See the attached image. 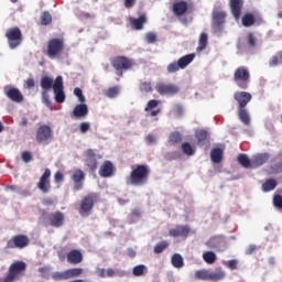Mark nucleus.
Segmentation results:
<instances>
[{
	"label": "nucleus",
	"instance_id": "obj_1",
	"mask_svg": "<svg viewBox=\"0 0 282 282\" xmlns=\"http://www.w3.org/2000/svg\"><path fill=\"white\" fill-rule=\"evenodd\" d=\"M149 175H151L149 165L139 164L130 172L127 177V184L130 186H147L149 184Z\"/></svg>",
	"mask_w": 282,
	"mask_h": 282
},
{
	"label": "nucleus",
	"instance_id": "obj_2",
	"mask_svg": "<svg viewBox=\"0 0 282 282\" xmlns=\"http://www.w3.org/2000/svg\"><path fill=\"white\" fill-rule=\"evenodd\" d=\"M111 65L117 76H123L124 72L133 68L135 62L127 56H116L111 59Z\"/></svg>",
	"mask_w": 282,
	"mask_h": 282
},
{
	"label": "nucleus",
	"instance_id": "obj_3",
	"mask_svg": "<svg viewBox=\"0 0 282 282\" xmlns=\"http://www.w3.org/2000/svg\"><path fill=\"white\" fill-rule=\"evenodd\" d=\"M63 50H65V41H63V39L53 37L47 43L46 56H48V58H57V56L63 54Z\"/></svg>",
	"mask_w": 282,
	"mask_h": 282
},
{
	"label": "nucleus",
	"instance_id": "obj_4",
	"mask_svg": "<svg viewBox=\"0 0 282 282\" xmlns=\"http://www.w3.org/2000/svg\"><path fill=\"white\" fill-rule=\"evenodd\" d=\"M193 61H195V53L182 56L177 62L167 65V74H175V72H180V69H186Z\"/></svg>",
	"mask_w": 282,
	"mask_h": 282
},
{
	"label": "nucleus",
	"instance_id": "obj_5",
	"mask_svg": "<svg viewBox=\"0 0 282 282\" xmlns=\"http://www.w3.org/2000/svg\"><path fill=\"white\" fill-rule=\"evenodd\" d=\"M234 80L240 89H248L250 83V70L246 66L238 67L234 73Z\"/></svg>",
	"mask_w": 282,
	"mask_h": 282
},
{
	"label": "nucleus",
	"instance_id": "obj_6",
	"mask_svg": "<svg viewBox=\"0 0 282 282\" xmlns=\"http://www.w3.org/2000/svg\"><path fill=\"white\" fill-rule=\"evenodd\" d=\"M98 196L94 193L86 195L79 205L78 213L82 217H89L91 215V210H94V205L96 204V198Z\"/></svg>",
	"mask_w": 282,
	"mask_h": 282
},
{
	"label": "nucleus",
	"instance_id": "obj_7",
	"mask_svg": "<svg viewBox=\"0 0 282 282\" xmlns=\"http://www.w3.org/2000/svg\"><path fill=\"white\" fill-rule=\"evenodd\" d=\"M30 246V238L23 234L13 236L11 239L7 241L6 250H23V248H28Z\"/></svg>",
	"mask_w": 282,
	"mask_h": 282
},
{
	"label": "nucleus",
	"instance_id": "obj_8",
	"mask_svg": "<svg viewBox=\"0 0 282 282\" xmlns=\"http://www.w3.org/2000/svg\"><path fill=\"white\" fill-rule=\"evenodd\" d=\"M6 37L8 39L10 50H17L23 41V34L18 26L7 30Z\"/></svg>",
	"mask_w": 282,
	"mask_h": 282
},
{
	"label": "nucleus",
	"instance_id": "obj_9",
	"mask_svg": "<svg viewBox=\"0 0 282 282\" xmlns=\"http://www.w3.org/2000/svg\"><path fill=\"white\" fill-rule=\"evenodd\" d=\"M25 268H28V265L23 261H18L15 263H12L9 267V271L6 275V278L3 279V282L17 281L19 279V275L21 274V272H25Z\"/></svg>",
	"mask_w": 282,
	"mask_h": 282
},
{
	"label": "nucleus",
	"instance_id": "obj_10",
	"mask_svg": "<svg viewBox=\"0 0 282 282\" xmlns=\"http://www.w3.org/2000/svg\"><path fill=\"white\" fill-rule=\"evenodd\" d=\"M155 90L160 96H177L180 94V86L173 83L159 82L155 85Z\"/></svg>",
	"mask_w": 282,
	"mask_h": 282
},
{
	"label": "nucleus",
	"instance_id": "obj_11",
	"mask_svg": "<svg viewBox=\"0 0 282 282\" xmlns=\"http://www.w3.org/2000/svg\"><path fill=\"white\" fill-rule=\"evenodd\" d=\"M225 24H226V11H214L212 28L215 34H221L224 32Z\"/></svg>",
	"mask_w": 282,
	"mask_h": 282
},
{
	"label": "nucleus",
	"instance_id": "obj_12",
	"mask_svg": "<svg viewBox=\"0 0 282 282\" xmlns=\"http://www.w3.org/2000/svg\"><path fill=\"white\" fill-rule=\"evenodd\" d=\"M52 138V128L50 126L42 124L37 128L35 140L39 144H50Z\"/></svg>",
	"mask_w": 282,
	"mask_h": 282
},
{
	"label": "nucleus",
	"instance_id": "obj_13",
	"mask_svg": "<svg viewBox=\"0 0 282 282\" xmlns=\"http://www.w3.org/2000/svg\"><path fill=\"white\" fill-rule=\"evenodd\" d=\"M46 221L52 228H61L65 224V214L63 212L50 213L46 216Z\"/></svg>",
	"mask_w": 282,
	"mask_h": 282
},
{
	"label": "nucleus",
	"instance_id": "obj_14",
	"mask_svg": "<svg viewBox=\"0 0 282 282\" xmlns=\"http://www.w3.org/2000/svg\"><path fill=\"white\" fill-rule=\"evenodd\" d=\"M50 177H52V171L50 169H45L37 183V188L41 191V193H50L52 188V182L50 181Z\"/></svg>",
	"mask_w": 282,
	"mask_h": 282
},
{
	"label": "nucleus",
	"instance_id": "obj_15",
	"mask_svg": "<svg viewBox=\"0 0 282 282\" xmlns=\"http://www.w3.org/2000/svg\"><path fill=\"white\" fill-rule=\"evenodd\" d=\"M63 89V76H57L54 80L53 91L55 94V101L58 102V105L65 102V91Z\"/></svg>",
	"mask_w": 282,
	"mask_h": 282
},
{
	"label": "nucleus",
	"instance_id": "obj_16",
	"mask_svg": "<svg viewBox=\"0 0 282 282\" xmlns=\"http://www.w3.org/2000/svg\"><path fill=\"white\" fill-rule=\"evenodd\" d=\"M4 95L9 100H12V102H23L24 100L23 94L17 87L4 86Z\"/></svg>",
	"mask_w": 282,
	"mask_h": 282
},
{
	"label": "nucleus",
	"instance_id": "obj_17",
	"mask_svg": "<svg viewBox=\"0 0 282 282\" xmlns=\"http://www.w3.org/2000/svg\"><path fill=\"white\" fill-rule=\"evenodd\" d=\"M206 246L213 250H226V238L224 236H214L206 242Z\"/></svg>",
	"mask_w": 282,
	"mask_h": 282
},
{
	"label": "nucleus",
	"instance_id": "obj_18",
	"mask_svg": "<svg viewBox=\"0 0 282 282\" xmlns=\"http://www.w3.org/2000/svg\"><path fill=\"white\" fill-rule=\"evenodd\" d=\"M236 101H238L239 109H246L248 102L252 100V95L248 91H237L234 95Z\"/></svg>",
	"mask_w": 282,
	"mask_h": 282
},
{
	"label": "nucleus",
	"instance_id": "obj_19",
	"mask_svg": "<svg viewBox=\"0 0 282 282\" xmlns=\"http://www.w3.org/2000/svg\"><path fill=\"white\" fill-rule=\"evenodd\" d=\"M229 8L232 17L236 19V21H239L243 10V0H229Z\"/></svg>",
	"mask_w": 282,
	"mask_h": 282
},
{
	"label": "nucleus",
	"instance_id": "obj_20",
	"mask_svg": "<svg viewBox=\"0 0 282 282\" xmlns=\"http://www.w3.org/2000/svg\"><path fill=\"white\" fill-rule=\"evenodd\" d=\"M98 275L101 279H113V276H124V271L120 269H113V268L99 269Z\"/></svg>",
	"mask_w": 282,
	"mask_h": 282
},
{
	"label": "nucleus",
	"instance_id": "obj_21",
	"mask_svg": "<svg viewBox=\"0 0 282 282\" xmlns=\"http://www.w3.org/2000/svg\"><path fill=\"white\" fill-rule=\"evenodd\" d=\"M170 237H188L191 235V227L187 225H177L175 228L170 229Z\"/></svg>",
	"mask_w": 282,
	"mask_h": 282
},
{
	"label": "nucleus",
	"instance_id": "obj_22",
	"mask_svg": "<svg viewBox=\"0 0 282 282\" xmlns=\"http://www.w3.org/2000/svg\"><path fill=\"white\" fill-rule=\"evenodd\" d=\"M74 182V191H83V182H85V172L83 170H75L72 175Z\"/></svg>",
	"mask_w": 282,
	"mask_h": 282
},
{
	"label": "nucleus",
	"instance_id": "obj_23",
	"mask_svg": "<svg viewBox=\"0 0 282 282\" xmlns=\"http://www.w3.org/2000/svg\"><path fill=\"white\" fill-rule=\"evenodd\" d=\"M86 166H88L89 171H96L98 169L96 152L91 149L86 150Z\"/></svg>",
	"mask_w": 282,
	"mask_h": 282
},
{
	"label": "nucleus",
	"instance_id": "obj_24",
	"mask_svg": "<svg viewBox=\"0 0 282 282\" xmlns=\"http://www.w3.org/2000/svg\"><path fill=\"white\" fill-rule=\"evenodd\" d=\"M270 160V153H260L256 154L253 159L251 160V166L253 169H257L259 166H263Z\"/></svg>",
	"mask_w": 282,
	"mask_h": 282
},
{
	"label": "nucleus",
	"instance_id": "obj_25",
	"mask_svg": "<svg viewBox=\"0 0 282 282\" xmlns=\"http://www.w3.org/2000/svg\"><path fill=\"white\" fill-rule=\"evenodd\" d=\"M172 10L175 17H183V14H186V12H188V2L186 1L175 2L172 7Z\"/></svg>",
	"mask_w": 282,
	"mask_h": 282
},
{
	"label": "nucleus",
	"instance_id": "obj_26",
	"mask_svg": "<svg viewBox=\"0 0 282 282\" xmlns=\"http://www.w3.org/2000/svg\"><path fill=\"white\" fill-rule=\"evenodd\" d=\"M100 177H111L113 175V163L105 161L99 169Z\"/></svg>",
	"mask_w": 282,
	"mask_h": 282
},
{
	"label": "nucleus",
	"instance_id": "obj_27",
	"mask_svg": "<svg viewBox=\"0 0 282 282\" xmlns=\"http://www.w3.org/2000/svg\"><path fill=\"white\" fill-rule=\"evenodd\" d=\"M129 23L133 30H144V23H147V15L141 14L139 18H129Z\"/></svg>",
	"mask_w": 282,
	"mask_h": 282
},
{
	"label": "nucleus",
	"instance_id": "obj_28",
	"mask_svg": "<svg viewBox=\"0 0 282 282\" xmlns=\"http://www.w3.org/2000/svg\"><path fill=\"white\" fill-rule=\"evenodd\" d=\"M67 261L73 265H78V263H83V253L73 249L67 253Z\"/></svg>",
	"mask_w": 282,
	"mask_h": 282
},
{
	"label": "nucleus",
	"instance_id": "obj_29",
	"mask_svg": "<svg viewBox=\"0 0 282 282\" xmlns=\"http://www.w3.org/2000/svg\"><path fill=\"white\" fill-rule=\"evenodd\" d=\"M89 113V108L85 104H79L75 106L72 117L73 118H85Z\"/></svg>",
	"mask_w": 282,
	"mask_h": 282
},
{
	"label": "nucleus",
	"instance_id": "obj_30",
	"mask_svg": "<svg viewBox=\"0 0 282 282\" xmlns=\"http://www.w3.org/2000/svg\"><path fill=\"white\" fill-rule=\"evenodd\" d=\"M224 279H226V271L221 268L210 271L209 281H224Z\"/></svg>",
	"mask_w": 282,
	"mask_h": 282
},
{
	"label": "nucleus",
	"instance_id": "obj_31",
	"mask_svg": "<svg viewBox=\"0 0 282 282\" xmlns=\"http://www.w3.org/2000/svg\"><path fill=\"white\" fill-rule=\"evenodd\" d=\"M40 85L44 91H50V89H54V79L50 76H44L41 78Z\"/></svg>",
	"mask_w": 282,
	"mask_h": 282
},
{
	"label": "nucleus",
	"instance_id": "obj_32",
	"mask_svg": "<svg viewBox=\"0 0 282 282\" xmlns=\"http://www.w3.org/2000/svg\"><path fill=\"white\" fill-rule=\"evenodd\" d=\"M210 158H212V162H214V164H219V162H221V160H224V151H221V149H219V148H215L210 152Z\"/></svg>",
	"mask_w": 282,
	"mask_h": 282
},
{
	"label": "nucleus",
	"instance_id": "obj_33",
	"mask_svg": "<svg viewBox=\"0 0 282 282\" xmlns=\"http://www.w3.org/2000/svg\"><path fill=\"white\" fill-rule=\"evenodd\" d=\"M242 25L243 28H252V25H254V23H257V19L254 18V14L252 13H246L242 17Z\"/></svg>",
	"mask_w": 282,
	"mask_h": 282
},
{
	"label": "nucleus",
	"instance_id": "obj_34",
	"mask_svg": "<svg viewBox=\"0 0 282 282\" xmlns=\"http://www.w3.org/2000/svg\"><path fill=\"white\" fill-rule=\"evenodd\" d=\"M198 147H204L206 140H208V132L206 130H198L195 133Z\"/></svg>",
	"mask_w": 282,
	"mask_h": 282
},
{
	"label": "nucleus",
	"instance_id": "obj_35",
	"mask_svg": "<svg viewBox=\"0 0 282 282\" xmlns=\"http://www.w3.org/2000/svg\"><path fill=\"white\" fill-rule=\"evenodd\" d=\"M195 278L198 281H210V270L202 269L195 272Z\"/></svg>",
	"mask_w": 282,
	"mask_h": 282
},
{
	"label": "nucleus",
	"instance_id": "obj_36",
	"mask_svg": "<svg viewBox=\"0 0 282 282\" xmlns=\"http://www.w3.org/2000/svg\"><path fill=\"white\" fill-rule=\"evenodd\" d=\"M208 47V34L200 33L199 40H198V46L197 52H204Z\"/></svg>",
	"mask_w": 282,
	"mask_h": 282
},
{
	"label": "nucleus",
	"instance_id": "obj_37",
	"mask_svg": "<svg viewBox=\"0 0 282 282\" xmlns=\"http://www.w3.org/2000/svg\"><path fill=\"white\" fill-rule=\"evenodd\" d=\"M278 183L274 181V178H269L262 184V191L264 193H270V191H274L276 188Z\"/></svg>",
	"mask_w": 282,
	"mask_h": 282
},
{
	"label": "nucleus",
	"instance_id": "obj_38",
	"mask_svg": "<svg viewBox=\"0 0 282 282\" xmlns=\"http://www.w3.org/2000/svg\"><path fill=\"white\" fill-rule=\"evenodd\" d=\"M238 116L243 124H246L247 127L250 124V115L248 113L247 109L239 108Z\"/></svg>",
	"mask_w": 282,
	"mask_h": 282
},
{
	"label": "nucleus",
	"instance_id": "obj_39",
	"mask_svg": "<svg viewBox=\"0 0 282 282\" xmlns=\"http://www.w3.org/2000/svg\"><path fill=\"white\" fill-rule=\"evenodd\" d=\"M203 260L205 261V263L213 265V263L217 261V254H215V252L213 251H206L203 253Z\"/></svg>",
	"mask_w": 282,
	"mask_h": 282
},
{
	"label": "nucleus",
	"instance_id": "obj_40",
	"mask_svg": "<svg viewBox=\"0 0 282 282\" xmlns=\"http://www.w3.org/2000/svg\"><path fill=\"white\" fill-rule=\"evenodd\" d=\"M172 265L174 268H184V258H182V254L180 253H174L172 256Z\"/></svg>",
	"mask_w": 282,
	"mask_h": 282
},
{
	"label": "nucleus",
	"instance_id": "obj_41",
	"mask_svg": "<svg viewBox=\"0 0 282 282\" xmlns=\"http://www.w3.org/2000/svg\"><path fill=\"white\" fill-rule=\"evenodd\" d=\"M278 65H282V50L269 61V67H276Z\"/></svg>",
	"mask_w": 282,
	"mask_h": 282
},
{
	"label": "nucleus",
	"instance_id": "obj_42",
	"mask_svg": "<svg viewBox=\"0 0 282 282\" xmlns=\"http://www.w3.org/2000/svg\"><path fill=\"white\" fill-rule=\"evenodd\" d=\"M238 162L243 169H250L252 166V161H250L247 154H239Z\"/></svg>",
	"mask_w": 282,
	"mask_h": 282
},
{
	"label": "nucleus",
	"instance_id": "obj_43",
	"mask_svg": "<svg viewBox=\"0 0 282 282\" xmlns=\"http://www.w3.org/2000/svg\"><path fill=\"white\" fill-rule=\"evenodd\" d=\"M83 274V269L80 268H73L66 270V276L69 281V279H76L77 276H80Z\"/></svg>",
	"mask_w": 282,
	"mask_h": 282
},
{
	"label": "nucleus",
	"instance_id": "obj_44",
	"mask_svg": "<svg viewBox=\"0 0 282 282\" xmlns=\"http://www.w3.org/2000/svg\"><path fill=\"white\" fill-rule=\"evenodd\" d=\"M166 248H169V241L163 240V241L159 242L158 245H155L154 253L155 254H162V252L165 251Z\"/></svg>",
	"mask_w": 282,
	"mask_h": 282
},
{
	"label": "nucleus",
	"instance_id": "obj_45",
	"mask_svg": "<svg viewBox=\"0 0 282 282\" xmlns=\"http://www.w3.org/2000/svg\"><path fill=\"white\" fill-rule=\"evenodd\" d=\"M52 279L53 281H68V278H67V271H62V272H54L52 274Z\"/></svg>",
	"mask_w": 282,
	"mask_h": 282
},
{
	"label": "nucleus",
	"instance_id": "obj_46",
	"mask_svg": "<svg viewBox=\"0 0 282 282\" xmlns=\"http://www.w3.org/2000/svg\"><path fill=\"white\" fill-rule=\"evenodd\" d=\"M169 140L171 144H180L182 142V133L174 131L170 133Z\"/></svg>",
	"mask_w": 282,
	"mask_h": 282
},
{
	"label": "nucleus",
	"instance_id": "obj_47",
	"mask_svg": "<svg viewBox=\"0 0 282 282\" xmlns=\"http://www.w3.org/2000/svg\"><path fill=\"white\" fill-rule=\"evenodd\" d=\"M120 94V87L113 86L106 90L107 98H117V96Z\"/></svg>",
	"mask_w": 282,
	"mask_h": 282
},
{
	"label": "nucleus",
	"instance_id": "obj_48",
	"mask_svg": "<svg viewBox=\"0 0 282 282\" xmlns=\"http://www.w3.org/2000/svg\"><path fill=\"white\" fill-rule=\"evenodd\" d=\"M139 89L143 94H150V91H153V85L151 82H143L140 84Z\"/></svg>",
	"mask_w": 282,
	"mask_h": 282
},
{
	"label": "nucleus",
	"instance_id": "obj_49",
	"mask_svg": "<svg viewBox=\"0 0 282 282\" xmlns=\"http://www.w3.org/2000/svg\"><path fill=\"white\" fill-rule=\"evenodd\" d=\"M182 151L185 155H195V149L188 142L182 144Z\"/></svg>",
	"mask_w": 282,
	"mask_h": 282
},
{
	"label": "nucleus",
	"instance_id": "obj_50",
	"mask_svg": "<svg viewBox=\"0 0 282 282\" xmlns=\"http://www.w3.org/2000/svg\"><path fill=\"white\" fill-rule=\"evenodd\" d=\"M145 270H147V267L144 264H139L132 269V274L133 276H142Z\"/></svg>",
	"mask_w": 282,
	"mask_h": 282
},
{
	"label": "nucleus",
	"instance_id": "obj_51",
	"mask_svg": "<svg viewBox=\"0 0 282 282\" xmlns=\"http://www.w3.org/2000/svg\"><path fill=\"white\" fill-rule=\"evenodd\" d=\"M50 23H52V14L47 11H44L41 15V24L50 25Z\"/></svg>",
	"mask_w": 282,
	"mask_h": 282
},
{
	"label": "nucleus",
	"instance_id": "obj_52",
	"mask_svg": "<svg viewBox=\"0 0 282 282\" xmlns=\"http://www.w3.org/2000/svg\"><path fill=\"white\" fill-rule=\"evenodd\" d=\"M42 102L45 105V107L52 109V100L50 99V94H47L46 90H43L42 93Z\"/></svg>",
	"mask_w": 282,
	"mask_h": 282
},
{
	"label": "nucleus",
	"instance_id": "obj_53",
	"mask_svg": "<svg viewBox=\"0 0 282 282\" xmlns=\"http://www.w3.org/2000/svg\"><path fill=\"white\" fill-rule=\"evenodd\" d=\"M158 105H160L159 100L151 99L148 101L147 107L144 108V111H147V112L153 111V109H155L158 107Z\"/></svg>",
	"mask_w": 282,
	"mask_h": 282
},
{
	"label": "nucleus",
	"instance_id": "obj_54",
	"mask_svg": "<svg viewBox=\"0 0 282 282\" xmlns=\"http://www.w3.org/2000/svg\"><path fill=\"white\" fill-rule=\"evenodd\" d=\"M173 113L176 116V118H182V116H184V107H182L180 104H176L173 108Z\"/></svg>",
	"mask_w": 282,
	"mask_h": 282
},
{
	"label": "nucleus",
	"instance_id": "obj_55",
	"mask_svg": "<svg viewBox=\"0 0 282 282\" xmlns=\"http://www.w3.org/2000/svg\"><path fill=\"white\" fill-rule=\"evenodd\" d=\"M21 159L23 162H25V164H28L29 162H32V152L30 151L22 152Z\"/></svg>",
	"mask_w": 282,
	"mask_h": 282
},
{
	"label": "nucleus",
	"instance_id": "obj_56",
	"mask_svg": "<svg viewBox=\"0 0 282 282\" xmlns=\"http://www.w3.org/2000/svg\"><path fill=\"white\" fill-rule=\"evenodd\" d=\"M145 39H147L148 43L153 44L158 41V35L153 32H149V33H147Z\"/></svg>",
	"mask_w": 282,
	"mask_h": 282
},
{
	"label": "nucleus",
	"instance_id": "obj_57",
	"mask_svg": "<svg viewBox=\"0 0 282 282\" xmlns=\"http://www.w3.org/2000/svg\"><path fill=\"white\" fill-rule=\"evenodd\" d=\"M37 272H40V274H42L43 279H45L47 276V274H50V272H52V267L39 268Z\"/></svg>",
	"mask_w": 282,
	"mask_h": 282
},
{
	"label": "nucleus",
	"instance_id": "obj_58",
	"mask_svg": "<svg viewBox=\"0 0 282 282\" xmlns=\"http://www.w3.org/2000/svg\"><path fill=\"white\" fill-rule=\"evenodd\" d=\"M237 265H239V261L234 259V260H229L226 262V267L229 269V270H237Z\"/></svg>",
	"mask_w": 282,
	"mask_h": 282
},
{
	"label": "nucleus",
	"instance_id": "obj_59",
	"mask_svg": "<svg viewBox=\"0 0 282 282\" xmlns=\"http://www.w3.org/2000/svg\"><path fill=\"white\" fill-rule=\"evenodd\" d=\"M248 45L249 47H257V39L252 33H248Z\"/></svg>",
	"mask_w": 282,
	"mask_h": 282
},
{
	"label": "nucleus",
	"instance_id": "obj_60",
	"mask_svg": "<svg viewBox=\"0 0 282 282\" xmlns=\"http://www.w3.org/2000/svg\"><path fill=\"white\" fill-rule=\"evenodd\" d=\"M89 129H91V124L89 122H82L79 124L80 133H87V131H89Z\"/></svg>",
	"mask_w": 282,
	"mask_h": 282
},
{
	"label": "nucleus",
	"instance_id": "obj_61",
	"mask_svg": "<svg viewBox=\"0 0 282 282\" xmlns=\"http://www.w3.org/2000/svg\"><path fill=\"white\" fill-rule=\"evenodd\" d=\"M273 204L276 208H282V196L281 195H275L273 197Z\"/></svg>",
	"mask_w": 282,
	"mask_h": 282
},
{
	"label": "nucleus",
	"instance_id": "obj_62",
	"mask_svg": "<svg viewBox=\"0 0 282 282\" xmlns=\"http://www.w3.org/2000/svg\"><path fill=\"white\" fill-rule=\"evenodd\" d=\"M74 94L79 99V102H85V95H83V90L80 88H75Z\"/></svg>",
	"mask_w": 282,
	"mask_h": 282
},
{
	"label": "nucleus",
	"instance_id": "obj_63",
	"mask_svg": "<svg viewBox=\"0 0 282 282\" xmlns=\"http://www.w3.org/2000/svg\"><path fill=\"white\" fill-rule=\"evenodd\" d=\"M34 85H35L34 78H28L24 82L25 89H32L34 87Z\"/></svg>",
	"mask_w": 282,
	"mask_h": 282
},
{
	"label": "nucleus",
	"instance_id": "obj_64",
	"mask_svg": "<svg viewBox=\"0 0 282 282\" xmlns=\"http://www.w3.org/2000/svg\"><path fill=\"white\" fill-rule=\"evenodd\" d=\"M54 180L56 184H61L65 180V176L63 175V172H56L54 175Z\"/></svg>",
	"mask_w": 282,
	"mask_h": 282
}]
</instances>
